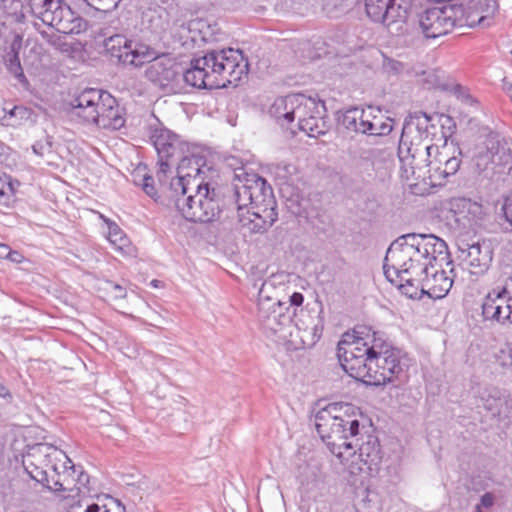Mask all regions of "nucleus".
Segmentation results:
<instances>
[{
	"mask_svg": "<svg viewBox=\"0 0 512 512\" xmlns=\"http://www.w3.org/2000/svg\"><path fill=\"white\" fill-rule=\"evenodd\" d=\"M209 60L195 61L194 59L190 62V68L182 72L180 76L183 78L186 84L195 88L204 89H216L220 88V82H216L213 73L207 75L203 72L204 65H208Z\"/></svg>",
	"mask_w": 512,
	"mask_h": 512,
	"instance_id": "obj_23",
	"label": "nucleus"
},
{
	"mask_svg": "<svg viewBox=\"0 0 512 512\" xmlns=\"http://www.w3.org/2000/svg\"><path fill=\"white\" fill-rule=\"evenodd\" d=\"M359 123H358V132L360 134H365L367 129L370 127L369 123L372 119L369 118L370 115L366 114L363 109H359Z\"/></svg>",
	"mask_w": 512,
	"mask_h": 512,
	"instance_id": "obj_46",
	"label": "nucleus"
},
{
	"mask_svg": "<svg viewBox=\"0 0 512 512\" xmlns=\"http://www.w3.org/2000/svg\"><path fill=\"white\" fill-rule=\"evenodd\" d=\"M484 320L499 325H512V296L505 285L491 289L484 297L482 305Z\"/></svg>",
	"mask_w": 512,
	"mask_h": 512,
	"instance_id": "obj_19",
	"label": "nucleus"
},
{
	"mask_svg": "<svg viewBox=\"0 0 512 512\" xmlns=\"http://www.w3.org/2000/svg\"><path fill=\"white\" fill-rule=\"evenodd\" d=\"M104 48L111 59L123 65L140 67L150 63L145 76L161 87L170 85L180 77L171 60L158 58L157 52L147 44L128 40L125 36L116 34L105 39Z\"/></svg>",
	"mask_w": 512,
	"mask_h": 512,
	"instance_id": "obj_3",
	"label": "nucleus"
},
{
	"mask_svg": "<svg viewBox=\"0 0 512 512\" xmlns=\"http://www.w3.org/2000/svg\"><path fill=\"white\" fill-rule=\"evenodd\" d=\"M295 109L292 110V122L297 119L298 128L302 127V120L307 121L312 114H319L320 112H326L325 105L321 101H316L313 98L306 97L303 94H297Z\"/></svg>",
	"mask_w": 512,
	"mask_h": 512,
	"instance_id": "obj_26",
	"label": "nucleus"
},
{
	"mask_svg": "<svg viewBox=\"0 0 512 512\" xmlns=\"http://www.w3.org/2000/svg\"><path fill=\"white\" fill-rule=\"evenodd\" d=\"M108 239L118 250L129 253L130 245L128 238L124 235L120 227L115 223H110Z\"/></svg>",
	"mask_w": 512,
	"mask_h": 512,
	"instance_id": "obj_34",
	"label": "nucleus"
},
{
	"mask_svg": "<svg viewBox=\"0 0 512 512\" xmlns=\"http://www.w3.org/2000/svg\"><path fill=\"white\" fill-rule=\"evenodd\" d=\"M29 6L35 17L60 33L79 34L87 28V22L64 0H29Z\"/></svg>",
	"mask_w": 512,
	"mask_h": 512,
	"instance_id": "obj_13",
	"label": "nucleus"
},
{
	"mask_svg": "<svg viewBox=\"0 0 512 512\" xmlns=\"http://www.w3.org/2000/svg\"><path fill=\"white\" fill-rule=\"evenodd\" d=\"M5 64L8 71L13 74L15 78H17L20 82H26L19 55L7 54L5 56Z\"/></svg>",
	"mask_w": 512,
	"mask_h": 512,
	"instance_id": "obj_37",
	"label": "nucleus"
},
{
	"mask_svg": "<svg viewBox=\"0 0 512 512\" xmlns=\"http://www.w3.org/2000/svg\"><path fill=\"white\" fill-rule=\"evenodd\" d=\"M322 328L314 325L311 331L304 330V335L301 336L302 343L305 347H312L321 337Z\"/></svg>",
	"mask_w": 512,
	"mask_h": 512,
	"instance_id": "obj_42",
	"label": "nucleus"
},
{
	"mask_svg": "<svg viewBox=\"0 0 512 512\" xmlns=\"http://www.w3.org/2000/svg\"><path fill=\"white\" fill-rule=\"evenodd\" d=\"M10 248L6 244H0V258H6V253Z\"/></svg>",
	"mask_w": 512,
	"mask_h": 512,
	"instance_id": "obj_54",
	"label": "nucleus"
},
{
	"mask_svg": "<svg viewBox=\"0 0 512 512\" xmlns=\"http://www.w3.org/2000/svg\"><path fill=\"white\" fill-rule=\"evenodd\" d=\"M506 94L511 98L512 100V84L505 85L504 87Z\"/></svg>",
	"mask_w": 512,
	"mask_h": 512,
	"instance_id": "obj_55",
	"label": "nucleus"
},
{
	"mask_svg": "<svg viewBox=\"0 0 512 512\" xmlns=\"http://www.w3.org/2000/svg\"><path fill=\"white\" fill-rule=\"evenodd\" d=\"M325 113L326 112L319 111V114L309 116V118L306 119L307 121H302L300 130L306 132L310 137L324 135L328 130Z\"/></svg>",
	"mask_w": 512,
	"mask_h": 512,
	"instance_id": "obj_31",
	"label": "nucleus"
},
{
	"mask_svg": "<svg viewBox=\"0 0 512 512\" xmlns=\"http://www.w3.org/2000/svg\"><path fill=\"white\" fill-rule=\"evenodd\" d=\"M297 94H290L275 99L269 108V114L281 125L292 123V110L295 109Z\"/></svg>",
	"mask_w": 512,
	"mask_h": 512,
	"instance_id": "obj_28",
	"label": "nucleus"
},
{
	"mask_svg": "<svg viewBox=\"0 0 512 512\" xmlns=\"http://www.w3.org/2000/svg\"><path fill=\"white\" fill-rule=\"evenodd\" d=\"M485 150L477 158V166L496 170L512 177V151L508 140L499 133H490L485 139Z\"/></svg>",
	"mask_w": 512,
	"mask_h": 512,
	"instance_id": "obj_17",
	"label": "nucleus"
},
{
	"mask_svg": "<svg viewBox=\"0 0 512 512\" xmlns=\"http://www.w3.org/2000/svg\"><path fill=\"white\" fill-rule=\"evenodd\" d=\"M488 396L491 397L493 401H497L500 399V391L497 388H492L489 391Z\"/></svg>",
	"mask_w": 512,
	"mask_h": 512,
	"instance_id": "obj_52",
	"label": "nucleus"
},
{
	"mask_svg": "<svg viewBox=\"0 0 512 512\" xmlns=\"http://www.w3.org/2000/svg\"><path fill=\"white\" fill-rule=\"evenodd\" d=\"M0 397H2V398L10 397V392H9L8 388L1 383H0Z\"/></svg>",
	"mask_w": 512,
	"mask_h": 512,
	"instance_id": "obj_53",
	"label": "nucleus"
},
{
	"mask_svg": "<svg viewBox=\"0 0 512 512\" xmlns=\"http://www.w3.org/2000/svg\"><path fill=\"white\" fill-rule=\"evenodd\" d=\"M493 502H494L493 496L490 493H485L480 498V503H478L477 505H481V509L482 508H489V507H491L493 505Z\"/></svg>",
	"mask_w": 512,
	"mask_h": 512,
	"instance_id": "obj_50",
	"label": "nucleus"
},
{
	"mask_svg": "<svg viewBox=\"0 0 512 512\" xmlns=\"http://www.w3.org/2000/svg\"><path fill=\"white\" fill-rule=\"evenodd\" d=\"M287 275L283 273L272 274L260 286L258 291L257 306L276 305L277 302H284L279 296L284 291V284Z\"/></svg>",
	"mask_w": 512,
	"mask_h": 512,
	"instance_id": "obj_24",
	"label": "nucleus"
},
{
	"mask_svg": "<svg viewBox=\"0 0 512 512\" xmlns=\"http://www.w3.org/2000/svg\"><path fill=\"white\" fill-rule=\"evenodd\" d=\"M239 229L244 236L265 233L278 219V213L271 208H238Z\"/></svg>",
	"mask_w": 512,
	"mask_h": 512,
	"instance_id": "obj_21",
	"label": "nucleus"
},
{
	"mask_svg": "<svg viewBox=\"0 0 512 512\" xmlns=\"http://www.w3.org/2000/svg\"><path fill=\"white\" fill-rule=\"evenodd\" d=\"M450 205L454 213L469 221L480 218L483 213L481 204L464 197L453 198Z\"/></svg>",
	"mask_w": 512,
	"mask_h": 512,
	"instance_id": "obj_29",
	"label": "nucleus"
},
{
	"mask_svg": "<svg viewBox=\"0 0 512 512\" xmlns=\"http://www.w3.org/2000/svg\"><path fill=\"white\" fill-rule=\"evenodd\" d=\"M303 301H304V296L299 292L292 293L288 298V302H289L290 306H293V307L301 306Z\"/></svg>",
	"mask_w": 512,
	"mask_h": 512,
	"instance_id": "obj_49",
	"label": "nucleus"
},
{
	"mask_svg": "<svg viewBox=\"0 0 512 512\" xmlns=\"http://www.w3.org/2000/svg\"><path fill=\"white\" fill-rule=\"evenodd\" d=\"M23 467L31 479L46 488L60 492L70 490V476L74 477L76 466L62 450L48 443H37L29 447L23 456Z\"/></svg>",
	"mask_w": 512,
	"mask_h": 512,
	"instance_id": "obj_4",
	"label": "nucleus"
},
{
	"mask_svg": "<svg viewBox=\"0 0 512 512\" xmlns=\"http://www.w3.org/2000/svg\"><path fill=\"white\" fill-rule=\"evenodd\" d=\"M334 408H323L315 415V428L321 439L333 455L342 463L350 461L356 455L354 448L355 437L349 435L348 427L342 422L343 419H336Z\"/></svg>",
	"mask_w": 512,
	"mask_h": 512,
	"instance_id": "obj_10",
	"label": "nucleus"
},
{
	"mask_svg": "<svg viewBox=\"0 0 512 512\" xmlns=\"http://www.w3.org/2000/svg\"><path fill=\"white\" fill-rule=\"evenodd\" d=\"M168 198L175 208L188 221L211 222L220 213V201L214 188L208 183L199 182L189 192H168Z\"/></svg>",
	"mask_w": 512,
	"mask_h": 512,
	"instance_id": "obj_8",
	"label": "nucleus"
},
{
	"mask_svg": "<svg viewBox=\"0 0 512 512\" xmlns=\"http://www.w3.org/2000/svg\"><path fill=\"white\" fill-rule=\"evenodd\" d=\"M502 210H503L506 222L511 227L510 231H512V193L505 198L504 204L502 206Z\"/></svg>",
	"mask_w": 512,
	"mask_h": 512,
	"instance_id": "obj_45",
	"label": "nucleus"
},
{
	"mask_svg": "<svg viewBox=\"0 0 512 512\" xmlns=\"http://www.w3.org/2000/svg\"><path fill=\"white\" fill-rule=\"evenodd\" d=\"M19 256H20V255L18 254V252H16V251H12V250H10V251H8V252L6 253V259H9V260H11V261H13V262H18V261H19V260H18V257H19Z\"/></svg>",
	"mask_w": 512,
	"mask_h": 512,
	"instance_id": "obj_51",
	"label": "nucleus"
},
{
	"mask_svg": "<svg viewBox=\"0 0 512 512\" xmlns=\"http://www.w3.org/2000/svg\"><path fill=\"white\" fill-rule=\"evenodd\" d=\"M495 362L505 372L512 374V341L502 346L495 354Z\"/></svg>",
	"mask_w": 512,
	"mask_h": 512,
	"instance_id": "obj_35",
	"label": "nucleus"
},
{
	"mask_svg": "<svg viewBox=\"0 0 512 512\" xmlns=\"http://www.w3.org/2000/svg\"><path fill=\"white\" fill-rule=\"evenodd\" d=\"M365 10L373 22L383 24L394 36H408L414 28L411 0H365Z\"/></svg>",
	"mask_w": 512,
	"mask_h": 512,
	"instance_id": "obj_9",
	"label": "nucleus"
},
{
	"mask_svg": "<svg viewBox=\"0 0 512 512\" xmlns=\"http://www.w3.org/2000/svg\"><path fill=\"white\" fill-rule=\"evenodd\" d=\"M466 254L464 262L469 268L471 274L481 275L486 272L491 262V255L488 249L482 251L478 243L468 245L466 250H462Z\"/></svg>",
	"mask_w": 512,
	"mask_h": 512,
	"instance_id": "obj_25",
	"label": "nucleus"
},
{
	"mask_svg": "<svg viewBox=\"0 0 512 512\" xmlns=\"http://www.w3.org/2000/svg\"><path fill=\"white\" fill-rule=\"evenodd\" d=\"M453 284L441 266H435L421 276L408 277L406 283L399 284V289L409 298H417L419 295H428L433 299H440L447 295Z\"/></svg>",
	"mask_w": 512,
	"mask_h": 512,
	"instance_id": "obj_15",
	"label": "nucleus"
},
{
	"mask_svg": "<svg viewBox=\"0 0 512 512\" xmlns=\"http://www.w3.org/2000/svg\"><path fill=\"white\" fill-rule=\"evenodd\" d=\"M376 338V331L368 326H357L352 333H345L338 343L337 356L343 370L351 377L372 384L375 349L383 341Z\"/></svg>",
	"mask_w": 512,
	"mask_h": 512,
	"instance_id": "obj_5",
	"label": "nucleus"
},
{
	"mask_svg": "<svg viewBox=\"0 0 512 512\" xmlns=\"http://www.w3.org/2000/svg\"><path fill=\"white\" fill-rule=\"evenodd\" d=\"M234 196L238 208L251 207L277 209L273 190L267 181L256 173H247L243 168L235 171Z\"/></svg>",
	"mask_w": 512,
	"mask_h": 512,
	"instance_id": "obj_12",
	"label": "nucleus"
},
{
	"mask_svg": "<svg viewBox=\"0 0 512 512\" xmlns=\"http://www.w3.org/2000/svg\"><path fill=\"white\" fill-rule=\"evenodd\" d=\"M152 284H154L156 286L157 285V280H153Z\"/></svg>",
	"mask_w": 512,
	"mask_h": 512,
	"instance_id": "obj_61",
	"label": "nucleus"
},
{
	"mask_svg": "<svg viewBox=\"0 0 512 512\" xmlns=\"http://www.w3.org/2000/svg\"><path fill=\"white\" fill-rule=\"evenodd\" d=\"M487 402H489V400H487ZM485 407H486L487 409L491 410V409H492V407H493V403H487V404H485Z\"/></svg>",
	"mask_w": 512,
	"mask_h": 512,
	"instance_id": "obj_59",
	"label": "nucleus"
},
{
	"mask_svg": "<svg viewBox=\"0 0 512 512\" xmlns=\"http://www.w3.org/2000/svg\"><path fill=\"white\" fill-rule=\"evenodd\" d=\"M70 114L88 125L101 129L118 130L125 124L123 108L108 92L89 88L71 101Z\"/></svg>",
	"mask_w": 512,
	"mask_h": 512,
	"instance_id": "obj_6",
	"label": "nucleus"
},
{
	"mask_svg": "<svg viewBox=\"0 0 512 512\" xmlns=\"http://www.w3.org/2000/svg\"><path fill=\"white\" fill-rule=\"evenodd\" d=\"M151 142L157 151L159 169L157 178L162 185L167 180V173L174 163L182 157L187 145L182 142L178 135L166 128H156L151 136Z\"/></svg>",
	"mask_w": 512,
	"mask_h": 512,
	"instance_id": "obj_16",
	"label": "nucleus"
},
{
	"mask_svg": "<svg viewBox=\"0 0 512 512\" xmlns=\"http://www.w3.org/2000/svg\"><path fill=\"white\" fill-rule=\"evenodd\" d=\"M325 408H335L333 409L335 414L332 416H337L336 419H343L345 421L342 423L348 427L351 437L358 436L360 423L357 416L359 410L355 406L349 403H330Z\"/></svg>",
	"mask_w": 512,
	"mask_h": 512,
	"instance_id": "obj_27",
	"label": "nucleus"
},
{
	"mask_svg": "<svg viewBox=\"0 0 512 512\" xmlns=\"http://www.w3.org/2000/svg\"><path fill=\"white\" fill-rule=\"evenodd\" d=\"M437 121L442 128V135L446 139L454 133L456 129V123L452 117L446 114H437Z\"/></svg>",
	"mask_w": 512,
	"mask_h": 512,
	"instance_id": "obj_40",
	"label": "nucleus"
},
{
	"mask_svg": "<svg viewBox=\"0 0 512 512\" xmlns=\"http://www.w3.org/2000/svg\"><path fill=\"white\" fill-rule=\"evenodd\" d=\"M388 65L393 69L394 71H398V66H400L399 62L396 61H390Z\"/></svg>",
	"mask_w": 512,
	"mask_h": 512,
	"instance_id": "obj_56",
	"label": "nucleus"
},
{
	"mask_svg": "<svg viewBox=\"0 0 512 512\" xmlns=\"http://www.w3.org/2000/svg\"><path fill=\"white\" fill-rule=\"evenodd\" d=\"M50 143L49 142H45V143H42V142H36L33 146H32V149H33V152L38 155V156H43L45 154L46 151H49L50 150Z\"/></svg>",
	"mask_w": 512,
	"mask_h": 512,
	"instance_id": "obj_48",
	"label": "nucleus"
},
{
	"mask_svg": "<svg viewBox=\"0 0 512 512\" xmlns=\"http://www.w3.org/2000/svg\"><path fill=\"white\" fill-rule=\"evenodd\" d=\"M369 125L370 127L364 135L383 137L389 135L393 130V120L390 118L382 120L381 118L374 116Z\"/></svg>",
	"mask_w": 512,
	"mask_h": 512,
	"instance_id": "obj_33",
	"label": "nucleus"
},
{
	"mask_svg": "<svg viewBox=\"0 0 512 512\" xmlns=\"http://www.w3.org/2000/svg\"><path fill=\"white\" fill-rule=\"evenodd\" d=\"M177 177L173 178L169 185V191L177 193L189 192L195 183L204 182L202 174L205 167V159L199 155H182L177 163Z\"/></svg>",
	"mask_w": 512,
	"mask_h": 512,
	"instance_id": "obj_20",
	"label": "nucleus"
},
{
	"mask_svg": "<svg viewBox=\"0 0 512 512\" xmlns=\"http://www.w3.org/2000/svg\"><path fill=\"white\" fill-rule=\"evenodd\" d=\"M474 512H482L481 505H476Z\"/></svg>",
	"mask_w": 512,
	"mask_h": 512,
	"instance_id": "obj_60",
	"label": "nucleus"
},
{
	"mask_svg": "<svg viewBox=\"0 0 512 512\" xmlns=\"http://www.w3.org/2000/svg\"><path fill=\"white\" fill-rule=\"evenodd\" d=\"M141 186L143 191L151 198L156 199L157 189L155 187L154 179L147 173L142 174Z\"/></svg>",
	"mask_w": 512,
	"mask_h": 512,
	"instance_id": "obj_43",
	"label": "nucleus"
},
{
	"mask_svg": "<svg viewBox=\"0 0 512 512\" xmlns=\"http://www.w3.org/2000/svg\"><path fill=\"white\" fill-rule=\"evenodd\" d=\"M145 170H146V167H145V166H144V167H140V166H139V167L137 168V174H139V175H140V174H141V172H145Z\"/></svg>",
	"mask_w": 512,
	"mask_h": 512,
	"instance_id": "obj_58",
	"label": "nucleus"
},
{
	"mask_svg": "<svg viewBox=\"0 0 512 512\" xmlns=\"http://www.w3.org/2000/svg\"><path fill=\"white\" fill-rule=\"evenodd\" d=\"M359 108H353L347 110L342 118L343 126L350 131L358 132V123H359Z\"/></svg>",
	"mask_w": 512,
	"mask_h": 512,
	"instance_id": "obj_38",
	"label": "nucleus"
},
{
	"mask_svg": "<svg viewBox=\"0 0 512 512\" xmlns=\"http://www.w3.org/2000/svg\"><path fill=\"white\" fill-rule=\"evenodd\" d=\"M354 506L357 512H377L380 509L378 494L364 489L357 494Z\"/></svg>",
	"mask_w": 512,
	"mask_h": 512,
	"instance_id": "obj_32",
	"label": "nucleus"
},
{
	"mask_svg": "<svg viewBox=\"0 0 512 512\" xmlns=\"http://www.w3.org/2000/svg\"><path fill=\"white\" fill-rule=\"evenodd\" d=\"M392 156L388 147H369L361 149L359 157L362 161L371 164L373 167L386 163Z\"/></svg>",
	"mask_w": 512,
	"mask_h": 512,
	"instance_id": "obj_30",
	"label": "nucleus"
},
{
	"mask_svg": "<svg viewBox=\"0 0 512 512\" xmlns=\"http://www.w3.org/2000/svg\"><path fill=\"white\" fill-rule=\"evenodd\" d=\"M358 442V439H355ZM356 449V455L350 458L352 464H357L354 459L360 460L367 468L372 471L376 468L382 459L380 444L376 436L367 435L366 440H363L361 444L354 443Z\"/></svg>",
	"mask_w": 512,
	"mask_h": 512,
	"instance_id": "obj_22",
	"label": "nucleus"
},
{
	"mask_svg": "<svg viewBox=\"0 0 512 512\" xmlns=\"http://www.w3.org/2000/svg\"><path fill=\"white\" fill-rule=\"evenodd\" d=\"M433 116L416 112L405 120L398 146L400 176L429 180L432 187L444 186L459 171L463 153L453 140L446 139L442 146L427 143L428 124Z\"/></svg>",
	"mask_w": 512,
	"mask_h": 512,
	"instance_id": "obj_1",
	"label": "nucleus"
},
{
	"mask_svg": "<svg viewBox=\"0 0 512 512\" xmlns=\"http://www.w3.org/2000/svg\"><path fill=\"white\" fill-rule=\"evenodd\" d=\"M73 476L69 477V480L72 481ZM89 484V475L85 473L81 467H76V473L74 474V481L70 482L69 491H73L76 489L78 493H86L89 492V488L87 487Z\"/></svg>",
	"mask_w": 512,
	"mask_h": 512,
	"instance_id": "obj_36",
	"label": "nucleus"
},
{
	"mask_svg": "<svg viewBox=\"0 0 512 512\" xmlns=\"http://www.w3.org/2000/svg\"><path fill=\"white\" fill-rule=\"evenodd\" d=\"M448 259L444 240L433 234L409 233L399 236L389 246L384 258L385 277L397 285L407 278L421 276Z\"/></svg>",
	"mask_w": 512,
	"mask_h": 512,
	"instance_id": "obj_2",
	"label": "nucleus"
},
{
	"mask_svg": "<svg viewBox=\"0 0 512 512\" xmlns=\"http://www.w3.org/2000/svg\"><path fill=\"white\" fill-rule=\"evenodd\" d=\"M274 173L283 181H288L296 173V167L293 164L280 162L274 165Z\"/></svg>",
	"mask_w": 512,
	"mask_h": 512,
	"instance_id": "obj_41",
	"label": "nucleus"
},
{
	"mask_svg": "<svg viewBox=\"0 0 512 512\" xmlns=\"http://www.w3.org/2000/svg\"><path fill=\"white\" fill-rule=\"evenodd\" d=\"M375 339L384 343L382 348L375 349L372 384L383 385L400 380L408 367L405 355L400 349L392 346L384 332L376 331Z\"/></svg>",
	"mask_w": 512,
	"mask_h": 512,
	"instance_id": "obj_14",
	"label": "nucleus"
},
{
	"mask_svg": "<svg viewBox=\"0 0 512 512\" xmlns=\"http://www.w3.org/2000/svg\"><path fill=\"white\" fill-rule=\"evenodd\" d=\"M194 60L201 62L209 60L208 65H204L203 72L207 75L213 73L214 80L220 82V88L240 81L248 73V61L238 49L212 50Z\"/></svg>",
	"mask_w": 512,
	"mask_h": 512,
	"instance_id": "obj_11",
	"label": "nucleus"
},
{
	"mask_svg": "<svg viewBox=\"0 0 512 512\" xmlns=\"http://www.w3.org/2000/svg\"><path fill=\"white\" fill-rule=\"evenodd\" d=\"M23 37L20 34H15L11 41L9 52L7 54L19 55V51L22 47Z\"/></svg>",
	"mask_w": 512,
	"mask_h": 512,
	"instance_id": "obj_47",
	"label": "nucleus"
},
{
	"mask_svg": "<svg viewBox=\"0 0 512 512\" xmlns=\"http://www.w3.org/2000/svg\"><path fill=\"white\" fill-rule=\"evenodd\" d=\"M14 193V188L11 182L8 181V177L0 176V204L7 206L11 201Z\"/></svg>",
	"mask_w": 512,
	"mask_h": 512,
	"instance_id": "obj_39",
	"label": "nucleus"
},
{
	"mask_svg": "<svg viewBox=\"0 0 512 512\" xmlns=\"http://www.w3.org/2000/svg\"><path fill=\"white\" fill-rule=\"evenodd\" d=\"M495 9V0H485V3L481 4V12L485 14H481L475 20L470 19L473 13L465 17L462 6L444 4L426 9L419 16L418 25L425 38L435 39L450 33L455 27L474 26L475 24L485 26L486 18L493 14Z\"/></svg>",
	"mask_w": 512,
	"mask_h": 512,
	"instance_id": "obj_7",
	"label": "nucleus"
},
{
	"mask_svg": "<svg viewBox=\"0 0 512 512\" xmlns=\"http://www.w3.org/2000/svg\"><path fill=\"white\" fill-rule=\"evenodd\" d=\"M114 299H123L126 297V289L113 281H106L104 288Z\"/></svg>",
	"mask_w": 512,
	"mask_h": 512,
	"instance_id": "obj_44",
	"label": "nucleus"
},
{
	"mask_svg": "<svg viewBox=\"0 0 512 512\" xmlns=\"http://www.w3.org/2000/svg\"><path fill=\"white\" fill-rule=\"evenodd\" d=\"M288 302H277L276 305L258 307L259 325L267 336H277L285 340L291 334L295 309L287 306Z\"/></svg>",
	"mask_w": 512,
	"mask_h": 512,
	"instance_id": "obj_18",
	"label": "nucleus"
},
{
	"mask_svg": "<svg viewBox=\"0 0 512 512\" xmlns=\"http://www.w3.org/2000/svg\"><path fill=\"white\" fill-rule=\"evenodd\" d=\"M4 160V145L0 143V162Z\"/></svg>",
	"mask_w": 512,
	"mask_h": 512,
	"instance_id": "obj_57",
	"label": "nucleus"
}]
</instances>
